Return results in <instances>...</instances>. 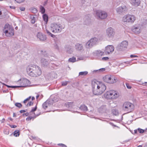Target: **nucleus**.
<instances>
[{"instance_id": "nucleus-61", "label": "nucleus", "mask_w": 147, "mask_h": 147, "mask_svg": "<svg viewBox=\"0 0 147 147\" xmlns=\"http://www.w3.org/2000/svg\"><path fill=\"white\" fill-rule=\"evenodd\" d=\"M8 119L11 121H13V119L11 117H9Z\"/></svg>"}, {"instance_id": "nucleus-6", "label": "nucleus", "mask_w": 147, "mask_h": 147, "mask_svg": "<svg viewBox=\"0 0 147 147\" xmlns=\"http://www.w3.org/2000/svg\"><path fill=\"white\" fill-rule=\"evenodd\" d=\"M119 93L114 90L107 91L105 94V97L109 99H115L119 96Z\"/></svg>"}, {"instance_id": "nucleus-59", "label": "nucleus", "mask_w": 147, "mask_h": 147, "mask_svg": "<svg viewBox=\"0 0 147 147\" xmlns=\"http://www.w3.org/2000/svg\"><path fill=\"white\" fill-rule=\"evenodd\" d=\"M30 81L29 80H28V86H31L32 85H31L30 84H31V82H30Z\"/></svg>"}, {"instance_id": "nucleus-12", "label": "nucleus", "mask_w": 147, "mask_h": 147, "mask_svg": "<svg viewBox=\"0 0 147 147\" xmlns=\"http://www.w3.org/2000/svg\"><path fill=\"white\" fill-rule=\"evenodd\" d=\"M128 45V42L126 40L123 41L117 46V49L119 51H123L124 48L127 47Z\"/></svg>"}, {"instance_id": "nucleus-4", "label": "nucleus", "mask_w": 147, "mask_h": 147, "mask_svg": "<svg viewBox=\"0 0 147 147\" xmlns=\"http://www.w3.org/2000/svg\"><path fill=\"white\" fill-rule=\"evenodd\" d=\"M134 105L128 102H124L122 106L123 110L128 113L132 112L134 110Z\"/></svg>"}, {"instance_id": "nucleus-7", "label": "nucleus", "mask_w": 147, "mask_h": 147, "mask_svg": "<svg viewBox=\"0 0 147 147\" xmlns=\"http://www.w3.org/2000/svg\"><path fill=\"white\" fill-rule=\"evenodd\" d=\"M3 32L5 33L6 36L7 37L12 36L14 34L13 28L10 26L6 27V26H5V28L3 30Z\"/></svg>"}, {"instance_id": "nucleus-39", "label": "nucleus", "mask_w": 147, "mask_h": 147, "mask_svg": "<svg viewBox=\"0 0 147 147\" xmlns=\"http://www.w3.org/2000/svg\"><path fill=\"white\" fill-rule=\"evenodd\" d=\"M109 58L108 57H104L102 58V60L104 61H107L108 60Z\"/></svg>"}, {"instance_id": "nucleus-58", "label": "nucleus", "mask_w": 147, "mask_h": 147, "mask_svg": "<svg viewBox=\"0 0 147 147\" xmlns=\"http://www.w3.org/2000/svg\"><path fill=\"white\" fill-rule=\"evenodd\" d=\"M9 7L11 9H15L16 8V7L14 6H10Z\"/></svg>"}, {"instance_id": "nucleus-9", "label": "nucleus", "mask_w": 147, "mask_h": 147, "mask_svg": "<svg viewBox=\"0 0 147 147\" xmlns=\"http://www.w3.org/2000/svg\"><path fill=\"white\" fill-rule=\"evenodd\" d=\"M142 28V25L140 24H135L132 26V31L135 34H139L141 32Z\"/></svg>"}, {"instance_id": "nucleus-20", "label": "nucleus", "mask_w": 147, "mask_h": 147, "mask_svg": "<svg viewBox=\"0 0 147 147\" xmlns=\"http://www.w3.org/2000/svg\"><path fill=\"white\" fill-rule=\"evenodd\" d=\"M89 40L93 46L96 45L98 42V38L96 37H94L93 38H92Z\"/></svg>"}, {"instance_id": "nucleus-38", "label": "nucleus", "mask_w": 147, "mask_h": 147, "mask_svg": "<svg viewBox=\"0 0 147 147\" xmlns=\"http://www.w3.org/2000/svg\"><path fill=\"white\" fill-rule=\"evenodd\" d=\"M68 82V81H64L62 82V86H65L67 84V83Z\"/></svg>"}, {"instance_id": "nucleus-5", "label": "nucleus", "mask_w": 147, "mask_h": 147, "mask_svg": "<svg viewBox=\"0 0 147 147\" xmlns=\"http://www.w3.org/2000/svg\"><path fill=\"white\" fill-rule=\"evenodd\" d=\"M64 28L61 24L54 23L52 24L50 26L51 30L53 33H59Z\"/></svg>"}, {"instance_id": "nucleus-41", "label": "nucleus", "mask_w": 147, "mask_h": 147, "mask_svg": "<svg viewBox=\"0 0 147 147\" xmlns=\"http://www.w3.org/2000/svg\"><path fill=\"white\" fill-rule=\"evenodd\" d=\"M18 3H21L23 2L25 0H15Z\"/></svg>"}, {"instance_id": "nucleus-35", "label": "nucleus", "mask_w": 147, "mask_h": 147, "mask_svg": "<svg viewBox=\"0 0 147 147\" xmlns=\"http://www.w3.org/2000/svg\"><path fill=\"white\" fill-rule=\"evenodd\" d=\"M46 32L47 34L51 36L53 38L55 36V35L51 34L48 30L47 29L46 30Z\"/></svg>"}, {"instance_id": "nucleus-43", "label": "nucleus", "mask_w": 147, "mask_h": 147, "mask_svg": "<svg viewBox=\"0 0 147 147\" xmlns=\"http://www.w3.org/2000/svg\"><path fill=\"white\" fill-rule=\"evenodd\" d=\"M90 20L89 19H88L87 20V21L85 20V23L86 24H88L89 22H90Z\"/></svg>"}, {"instance_id": "nucleus-54", "label": "nucleus", "mask_w": 147, "mask_h": 147, "mask_svg": "<svg viewBox=\"0 0 147 147\" xmlns=\"http://www.w3.org/2000/svg\"><path fill=\"white\" fill-rule=\"evenodd\" d=\"M20 9L22 11H24L25 10V8L24 7H20Z\"/></svg>"}, {"instance_id": "nucleus-57", "label": "nucleus", "mask_w": 147, "mask_h": 147, "mask_svg": "<svg viewBox=\"0 0 147 147\" xmlns=\"http://www.w3.org/2000/svg\"><path fill=\"white\" fill-rule=\"evenodd\" d=\"M3 93H5L8 92V90H3Z\"/></svg>"}, {"instance_id": "nucleus-34", "label": "nucleus", "mask_w": 147, "mask_h": 147, "mask_svg": "<svg viewBox=\"0 0 147 147\" xmlns=\"http://www.w3.org/2000/svg\"><path fill=\"white\" fill-rule=\"evenodd\" d=\"M31 97V96H30L28 97V104H29L30 106L32 105L33 103V102L32 101H30Z\"/></svg>"}, {"instance_id": "nucleus-27", "label": "nucleus", "mask_w": 147, "mask_h": 147, "mask_svg": "<svg viewBox=\"0 0 147 147\" xmlns=\"http://www.w3.org/2000/svg\"><path fill=\"white\" fill-rule=\"evenodd\" d=\"M112 112L113 115H117L119 114V112L118 110L115 109H112Z\"/></svg>"}, {"instance_id": "nucleus-40", "label": "nucleus", "mask_w": 147, "mask_h": 147, "mask_svg": "<svg viewBox=\"0 0 147 147\" xmlns=\"http://www.w3.org/2000/svg\"><path fill=\"white\" fill-rule=\"evenodd\" d=\"M138 131L140 133H142L144 132V130L142 129L139 128L138 129Z\"/></svg>"}, {"instance_id": "nucleus-24", "label": "nucleus", "mask_w": 147, "mask_h": 147, "mask_svg": "<svg viewBox=\"0 0 147 147\" xmlns=\"http://www.w3.org/2000/svg\"><path fill=\"white\" fill-rule=\"evenodd\" d=\"M80 109L82 111H87L88 110L87 107L84 105H82L80 106Z\"/></svg>"}, {"instance_id": "nucleus-28", "label": "nucleus", "mask_w": 147, "mask_h": 147, "mask_svg": "<svg viewBox=\"0 0 147 147\" xmlns=\"http://www.w3.org/2000/svg\"><path fill=\"white\" fill-rule=\"evenodd\" d=\"M68 61L70 62H74L76 61V58L74 57H73L71 58H69L68 60Z\"/></svg>"}, {"instance_id": "nucleus-30", "label": "nucleus", "mask_w": 147, "mask_h": 147, "mask_svg": "<svg viewBox=\"0 0 147 147\" xmlns=\"http://www.w3.org/2000/svg\"><path fill=\"white\" fill-rule=\"evenodd\" d=\"M29 10L33 13H36L37 11V9L34 7H31L29 9Z\"/></svg>"}, {"instance_id": "nucleus-8", "label": "nucleus", "mask_w": 147, "mask_h": 147, "mask_svg": "<svg viewBox=\"0 0 147 147\" xmlns=\"http://www.w3.org/2000/svg\"><path fill=\"white\" fill-rule=\"evenodd\" d=\"M116 79L115 77L110 75H106L103 78V80L105 82L110 84L115 83L116 82Z\"/></svg>"}, {"instance_id": "nucleus-19", "label": "nucleus", "mask_w": 147, "mask_h": 147, "mask_svg": "<svg viewBox=\"0 0 147 147\" xmlns=\"http://www.w3.org/2000/svg\"><path fill=\"white\" fill-rule=\"evenodd\" d=\"M98 111L101 113H107L108 110L106 105H103L98 109Z\"/></svg>"}, {"instance_id": "nucleus-17", "label": "nucleus", "mask_w": 147, "mask_h": 147, "mask_svg": "<svg viewBox=\"0 0 147 147\" xmlns=\"http://www.w3.org/2000/svg\"><path fill=\"white\" fill-rule=\"evenodd\" d=\"M37 38L39 39L41 41H44L46 40L47 38L46 36L43 35L41 32H38L37 35Z\"/></svg>"}, {"instance_id": "nucleus-56", "label": "nucleus", "mask_w": 147, "mask_h": 147, "mask_svg": "<svg viewBox=\"0 0 147 147\" xmlns=\"http://www.w3.org/2000/svg\"><path fill=\"white\" fill-rule=\"evenodd\" d=\"M58 145L59 146H62L64 147L65 146V145L64 144H58Z\"/></svg>"}, {"instance_id": "nucleus-16", "label": "nucleus", "mask_w": 147, "mask_h": 147, "mask_svg": "<svg viewBox=\"0 0 147 147\" xmlns=\"http://www.w3.org/2000/svg\"><path fill=\"white\" fill-rule=\"evenodd\" d=\"M130 3L132 5L136 7L140 5L141 1L140 0H130Z\"/></svg>"}, {"instance_id": "nucleus-36", "label": "nucleus", "mask_w": 147, "mask_h": 147, "mask_svg": "<svg viewBox=\"0 0 147 147\" xmlns=\"http://www.w3.org/2000/svg\"><path fill=\"white\" fill-rule=\"evenodd\" d=\"M15 105L16 107H17L19 108H21L22 107V104L20 103L19 102H16L15 104Z\"/></svg>"}, {"instance_id": "nucleus-22", "label": "nucleus", "mask_w": 147, "mask_h": 147, "mask_svg": "<svg viewBox=\"0 0 147 147\" xmlns=\"http://www.w3.org/2000/svg\"><path fill=\"white\" fill-rule=\"evenodd\" d=\"M65 105L66 107L69 108H73L74 107V103L73 102H67L65 103Z\"/></svg>"}, {"instance_id": "nucleus-63", "label": "nucleus", "mask_w": 147, "mask_h": 147, "mask_svg": "<svg viewBox=\"0 0 147 147\" xmlns=\"http://www.w3.org/2000/svg\"><path fill=\"white\" fill-rule=\"evenodd\" d=\"M31 99L32 100H34L35 99V98L33 96L32 97Z\"/></svg>"}, {"instance_id": "nucleus-55", "label": "nucleus", "mask_w": 147, "mask_h": 147, "mask_svg": "<svg viewBox=\"0 0 147 147\" xmlns=\"http://www.w3.org/2000/svg\"><path fill=\"white\" fill-rule=\"evenodd\" d=\"M22 115L23 116H28V113H26L23 114V115Z\"/></svg>"}, {"instance_id": "nucleus-13", "label": "nucleus", "mask_w": 147, "mask_h": 147, "mask_svg": "<svg viewBox=\"0 0 147 147\" xmlns=\"http://www.w3.org/2000/svg\"><path fill=\"white\" fill-rule=\"evenodd\" d=\"M127 7L125 5L120 6L116 9L117 13L119 14L125 13L127 11Z\"/></svg>"}, {"instance_id": "nucleus-11", "label": "nucleus", "mask_w": 147, "mask_h": 147, "mask_svg": "<svg viewBox=\"0 0 147 147\" xmlns=\"http://www.w3.org/2000/svg\"><path fill=\"white\" fill-rule=\"evenodd\" d=\"M96 14L101 19H105L107 16V14L106 12L101 10L96 11Z\"/></svg>"}, {"instance_id": "nucleus-18", "label": "nucleus", "mask_w": 147, "mask_h": 147, "mask_svg": "<svg viewBox=\"0 0 147 147\" xmlns=\"http://www.w3.org/2000/svg\"><path fill=\"white\" fill-rule=\"evenodd\" d=\"M41 65L44 67H46L49 64V61L44 58H42L40 60Z\"/></svg>"}, {"instance_id": "nucleus-51", "label": "nucleus", "mask_w": 147, "mask_h": 147, "mask_svg": "<svg viewBox=\"0 0 147 147\" xmlns=\"http://www.w3.org/2000/svg\"><path fill=\"white\" fill-rule=\"evenodd\" d=\"M20 86H11V88H15L18 87H20Z\"/></svg>"}, {"instance_id": "nucleus-44", "label": "nucleus", "mask_w": 147, "mask_h": 147, "mask_svg": "<svg viewBox=\"0 0 147 147\" xmlns=\"http://www.w3.org/2000/svg\"><path fill=\"white\" fill-rule=\"evenodd\" d=\"M54 48L55 49H58L59 48L57 44H55L54 45Z\"/></svg>"}, {"instance_id": "nucleus-31", "label": "nucleus", "mask_w": 147, "mask_h": 147, "mask_svg": "<svg viewBox=\"0 0 147 147\" xmlns=\"http://www.w3.org/2000/svg\"><path fill=\"white\" fill-rule=\"evenodd\" d=\"M97 54L99 55H106L105 54V52H103L101 51L100 50L98 51L97 52Z\"/></svg>"}, {"instance_id": "nucleus-3", "label": "nucleus", "mask_w": 147, "mask_h": 147, "mask_svg": "<svg viewBox=\"0 0 147 147\" xmlns=\"http://www.w3.org/2000/svg\"><path fill=\"white\" fill-rule=\"evenodd\" d=\"M135 16L132 14H127L124 16L122 19V21L124 24H132L136 20Z\"/></svg>"}, {"instance_id": "nucleus-42", "label": "nucleus", "mask_w": 147, "mask_h": 147, "mask_svg": "<svg viewBox=\"0 0 147 147\" xmlns=\"http://www.w3.org/2000/svg\"><path fill=\"white\" fill-rule=\"evenodd\" d=\"M126 85L128 89H131V86L128 83H126Z\"/></svg>"}, {"instance_id": "nucleus-33", "label": "nucleus", "mask_w": 147, "mask_h": 147, "mask_svg": "<svg viewBox=\"0 0 147 147\" xmlns=\"http://www.w3.org/2000/svg\"><path fill=\"white\" fill-rule=\"evenodd\" d=\"M49 105V104L47 102H45L42 105V107L44 109H46V108H47L48 107V106Z\"/></svg>"}, {"instance_id": "nucleus-52", "label": "nucleus", "mask_w": 147, "mask_h": 147, "mask_svg": "<svg viewBox=\"0 0 147 147\" xmlns=\"http://www.w3.org/2000/svg\"><path fill=\"white\" fill-rule=\"evenodd\" d=\"M98 70L99 71H104L105 70V68H102L100 69H99Z\"/></svg>"}, {"instance_id": "nucleus-62", "label": "nucleus", "mask_w": 147, "mask_h": 147, "mask_svg": "<svg viewBox=\"0 0 147 147\" xmlns=\"http://www.w3.org/2000/svg\"><path fill=\"white\" fill-rule=\"evenodd\" d=\"M30 138L31 139H35V137H34L32 136H31Z\"/></svg>"}, {"instance_id": "nucleus-49", "label": "nucleus", "mask_w": 147, "mask_h": 147, "mask_svg": "<svg viewBox=\"0 0 147 147\" xmlns=\"http://www.w3.org/2000/svg\"><path fill=\"white\" fill-rule=\"evenodd\" d=\"M27 110H21L20 111V112L21 113H24V112H26V111Z\"/></svg>"}, {"instance_id": "nucleus-26", "label": "nucleus", "mask_w": 147, "mask_h": 147, "mask_svg": "<svg viewBox=\"0 0 147 147\" xmlns=\"http://www.w3.org/2000/svg\"><path fill=\"white\" fill-rule=\"evenodd\" d=\"M43 18L44 20L46 22V23L47 24L48 21V16L45 14L43 15Z\"/></svg>"}, {"instance_id": "nucleus-10", "label": "nucleus", "mask_w": 147, "mask_h": 147, "mask_svg": "<svg viewBox=\"0 0 147 147\" xmlns=\"http://www.w3.org/2000/svg\"><path fill=\"white\" fill-rule=\"evenodd\" d=\"M106 36L109 38L113 37L115 33L114 30L111 27L107 28L106 29Z\"/></svg>"}, {"instance_id": "nucleus-60", "label": "nucleus", "mask_w": 147, "mask_h": 147, "mask_svg": "<svg viewBox=\"0 0 147 147\" xmlns=\"http://www.w3.org/2000/svg\"><path fill=\"white\" fill-rule=\"evenodd\" d=\"M143 85L147 86V82H145L144 83H143Z\"/></svg>"}, {"instance_id": "nucleus-25", "label": "nucleus", "mask_w": 147, "mask_h": 147, "mask_svg": "<svg viewBox=\"0 0 147 147\" xmlns=\"http://www.w3.org/2000/svg\"><path fill=\"white\" fill-rule=\"evenodd\" d=\"M30 20L31 23L32 24H34L35 22V19L34 16L33 15H31L30 16Z\"/></svg>"}, {"instance_id": "nucleus-37", "label": "nucleus", "mask_w": 147, "mask_h": 147, "mask_svg": "<svg viewBox=\"0 0 147 147\" xmlns=\"http://www.w3.org/2000/svg\"><path fill=\"white\" fill-rule=\"evenodd\" d=\"M40 12L42 13H44L45 11V9L44 8L42 7L41 6L40 7Z\"/></svg>"}, {"instance_id": "nucleus-15", "label": "nucleus", "mask_w": 147, "mask_h": 147, "mask_svg": "<svg viewBox=\"0 0 147 147\" xmlns=\"http://www.w3.org/2000/svg\"><path fill=\"white\" fill-rule=\"evenodd\" d=\"M114 51V47L112 45H108L105 47L104 52L106 55L112 53Z\"/></svg>"}, {"instance_id": "nucleus-32", "label": "nucleus", "mask_w": 147, "mask_h": 147, "mask_svg": "<svg viewBox=\"0 0 147 147\" xmlns=\"http://www.w3.org/2000/svg\"><path fill=\"white\" fill-rule=\"evenodd\" d=\"M88 73L87 71H84L83 72H80L79 73V76H85Z\"/></svg>"}, {"instance_id": "nucleus-29", "label": "nucleus", "mask_w": 147, "mask_h": 147, "mask_svg": "<svg viewBox=\"0 0 147 147\" xmlns=\"http://www.w3.org/2000/svg\"><path fill=\"white\" fill-rule=\"evenodd\" d=\"M20 131L17 130H15L13 133V135L15 137H18L20 135Z\"/></svg>"}, {"instance_id": "nucleus-23", "label": "nucleus", "mask_w": 147, "mask_h": 147, "mask_svg": "<svg viewBox=\"0 0 147 147\" xmlns=\"http://www.w3.org/2000/svg\"><path fill=\"white\" fill-rule=\"evenodd\" d=\"M93 45L91 44L90 41L89 40L86 44L85 47L87 49H90L93 47Z\"/></svg>"}, {"instance_id": "nucleus-45", "label": "nucleus", "mask_w": 147, "mask_h": 147, "mask_svg": "<svg viewBox=\"0 0 147 147\" xmlns=\"http://www.w3.org/2000/svg\"><path fill=\"white\" fill-rule=\"evenodd\" d=\"M27 101H28V98L25 99L23 101L24 103L25 104V105H26V103ZM26 105L27 106L28 105V104Z\"/></svg>"}, {"instance_id": "nucleus-48", "label": "nucleus", "mask_w": 147, "mask_h": 147, "mask_svg": "<svg viewBox=\"0 0 147 147\" xmlns=\"http://www.w3.org/2000/svg\"><path fill=\"white\" fill-rule=\"evenodd\" d=\"M9 126L12 128H15L17 127V126L16 125H10Z\"/></svg>"}, {"instance_id": "nucleus-64", "label": "nucleus", "mask_w": 147, "mask_h": 147, "mask_svg": "<svg viewBox=\"0 0 147 147\" xmlns=\"http://www.w3.org/2000/svg\"><path fill=\"white\" fill-rule=\"evenodd\" d=\"M39 95H37L36 97V98L37 99L39 97Z\"/></svg>"}, {"instance_id": "nucleus-2", "label": "nucleus", "mask_w": 147, "mask_h": 147, "mask_svg": "<svg viewBox=\"0 0 147 147\" xmlns=\"http://www.w3.org/2000/svg\"><path fill=\"white\" fill-rule=\"evenodd\" d=\"M42 71L40 68L34 65L28 66V74L30 76L36 77L41 75Z\"/></svg>"}, {"instance_id": "nucleus-21", "label": "nucleus", "mask_w": 147, "mask_h": 147, "mask_svg": "<svg viewBox=\"0 0 147 147\" xmlns=\"http://www.w3.org/2000/svg\"><path fill=\"white\" fill-rule=\"evenodd\" d=\"M76 49L78 51H80L83 49V47L82 44L77 43L76 44Z\"/></svg>"}, {"instance_id": "nucleus-1", "label": "nucleus", "mask_w": 147, "mask_h": 147, "mask_svg": "<svg viewBox=\"0 0 147 147\" xmlns=\"http://www.w3.org/2000/svg\"><path fill=\"white\" fill-rule=\"evenodd\" d=\"M92 85L93 92L95 95L101 94L106 89V86L104 84L96 80H94L92 81Z\"/></svg>"}, {"instance_id": "nucleus-47", "label": "nucleus", "mask_w": 147, "mask_h": 147, "mask_svg": "<svg viewBox=\"0 0 147 147\" xmlns=\"http://www.w3.org/2000/svg\"><path fill=\"white\" fill-rule=\"evenodd\" d=\"M131 58H134V57H138V56L137 55H131L130 56Z\"/></svg>"}, {"instance_id": "nucleus-14", "label": "nucleus", "mask_w": 147, "mask_h": 147, "mask_svg": "<svg viewBox=\"0 0 147 147\" xmlns=\"http://www.w3.org/2000/svg\"><path fill=\"white\" fill-rule=\"evenodd\" d=\"M37 109L36 106L34 108H32L30 112V114L31 115L30 116H29L28 117V120H31L32 119H34L38 116L40 115V113L38 114H36L34 113V112Z\"/></svg>"}, {"instance_id": "nucleus-50", "label": "nucleus", "mask_w": 147, "mask_h": 147, "mask_svg": "<svg viewBox=\"0 0 147 147\" xmlns=\"http://www.w3.org/2000/svg\"><path fill=\"white\" fill-rule=\"evenodd\" d=\"M2 84H3V85L6 86H7L8 88H11V86H9V85H6V84H4L3 83Z\"/></svg>"}, {"instance_id": "nucleus-53", "label": "nucleus", "mask_w": 147, "mask_h": 147, "mask_svg": "<svg viewBox=\"0 0 147 147\" xmlns=\"http://www.w3.org/2000/svg\"><path fill=\"white\" fill-rule=\"evenodd\" d=\"M5 119L4 118H3L2 120H1V123H4L5 122Z\"/></svg>"}, {"instance_id": "nucleus-46", "label": "nucleus", "mask_w": 147, "mask_h": 147, "mask_svg": "<svg viewBox=\"0 0 147 147\" xmlns=\"http://www.w3.org/2000/svg\"><path fill=\"white\" fill-rule=\"evenodd\" d=\"M4 133L6 134H8L9 133V131L8 130H5L4 131Z\"/></svg>"}]
</instances>
